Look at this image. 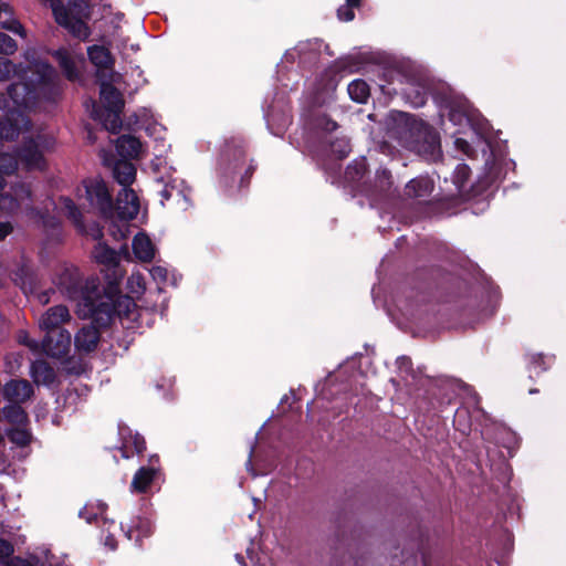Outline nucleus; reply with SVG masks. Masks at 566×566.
I'll return each mask as SVG.
<instances>
[{
  "mask_svg": "<svg viewBox=\"0 0 566 566\" xmlns=\"http://www.w3.org/2000/svg\"><path fill=\"white\" fill-rule=\"evenodd\" d=\"M136 306L133 297L122 294L116 279L103 283L98 276H92L81 287L76 314L80 318L94 319L99 326L108 327L115 317L132 318Z\"/></svg>",
  "mask_w": 566,
  "mask_h": 566,
  "instance_id": "nucleus-1",
  "label": "nucleus"
},
{
  "mask_svg": "<svg viewBox=\"0 0 566 566\" xmlns=\"http://www.w3.org/2000/svg\"><path fill=\"white\" fill-rule=\"evenodd\" d=\"M76 198L84 200L81 205L88 211L97 213L105 220L113 219L115 216L123 221H130L139 212L138 198L134 190L124 189L126 205L122 206V193L118 195L117 202L108 189L106 181L99 177H87L76 187Z\"/></svg>",
  "mask_w": 566,
  "mask_h": 566,
  "instance_id": "nucleus-2",
  "label": "nucleus"
},
{
  "mask_svg": "<svg viewBox=\"0 0 566 566\" xmlns=\"http://www.w3.org/2000/svg\"><path fill=\"white\" fill-rule=\"evenodd\" d=\"M11 74L17 75L22 81L8 87V95L18 106H27L38 87L53 85L56 78L55 70L48 62L34 60L27 67H23L0 57V81H8Z\"/></svg>",
  "mask_w": 566,
  "mask_h": 566,
  "instance_id": "nucleus-3",
  "label": "nucleus"
},
{
  "mask_svg": "<svg viewBox=\"0 0 566 566\" xmlns=\"http://www.w3.org/2000/svg\"><path fill=\"white\" fill-rule=\"evenodd\" d=\"M399 144L428 161L442 156L440 135L434 127L422 119L407 117L392 130Z\"/></svg>",
  "mask_w": 566,
  "mask_h": 566,
  "instance_id": "nucleus-4",
  "label": "nucleus"
},
{
  "mask_svg": "<svg viewBox=\"0 0 566 566\" xmlns=\"http://www.w3.org/2000/svg\"><path fill=\"white\" fill-rule=\"evenodd\" d=\"M247 145L242 138L226 140L220 154V168L224 174H238L245 164Z\"/></svg>",
  "mask_w": 566,
  "mask_h": 566,
  "instance_id": "nucleus-5",
  "label": "nucleus"
},
{
  "mask_svg": "<svg viewBox=\"0 0 566 566\" xmlns=\"http://www.w3.org/2000/svg\"><path fill=\"white\" fill-rule=\"evenodd\" d=\"M70 346L71 336L66 329L48 332L41 345L48 356L65 361H69Z\"/></svg>",
  "mask_w": 566,
  "mask_h": 566,
  "instance_id": "nucleus-6",
  "label": "nucleus"
},
{
  "mask_svg": "<svg viewBox=\"0 0 566 566\" xmlns=\"http://www.w3.org/2000/svg\"><path fill=\"white\" fill-rule=\"evenodd\" d=\"M107 326H99L94 319L83 325L75 334L73 345L80 353H92L97 348L101 339V333Z\"/></svg>",
  "mask_w": 566,
  "mask_h": 566,
  "instance_id": "nucleus-7",
  "label": "nucleus"
},
{
  "mask_svg": "<svg viewBox=\"0 0 566 566\" xmlns=\"http://www.w3.org/2000/svg\"><path fill=\"white\" fill-rule=\"evenodd\" d=\"M103 164L112 168L114 179L127 189L136 178V167L128 159H116L115 156H104Z\"/></svg>",
  "mask_w": 566,
  "mask_h": 566,
  "instance_id": "nucleus-8",
  "label": "nucleus"
},
{
  "mask_svg": "<svg viewBox=\"0 0 566 566\" xmlns=\"http://www.w3.org/2000/svg\"><path fill=\"white\" fill-rule=\"evenodd\" d=\"M119 434L122 438L119 450L124 459H129L133 454L140 455L144 453L146 440L140 433L133 432L127 426H119Z\"/></svg>",
  "mask_w": 566,
  "mask_h": 566,
  "instance_id": "nucleus-9",
  "label": "nucleus"
},
{
  "mask_svg": "<svg viewBox=\"0 0 566 566\" xmlns=\"http://www.w3.org/2000/svg\"><path fill=\"white\" fill-rule=\"evenodd\" d=\"M159 474L160 468L140 467L133 476L130 491L138 494L147 493Z\"/></svg>",
  "mask_w": 566,
  "mask_h": 566,
  "instance_id": "nucleus-10",
  "label": "nucleus"
},
{
  "mask_svg": "<svg viewBox=\"0 0 566 566\" xmlns=\"http://www.w3.org/2000/svg\"><path fill=\"white\" fill-rule=\"evenodd\" d=\"M101 99L103 102V111L123 112L125 101L122 92L112 83L104 82L101 84Z\"/></svg>",
  "mask_w": 566,
  "mask_h": 566,
  "instance_id": "nucleus-11",
  "label": "nucleus"
},
{
  "mask_svg": "<svg viewBox=\"0 0 566 566\" xmlns=\"http://www.w3.org/2000/svg\"><path fill=\"white\" fill-rule=\"evenodd\" d=\"M33 394V388L28 380H10L4 385L3 396L7 400L15 403L28 400Z\"/></svg>",
  "mask_w": 566,
  "mask_h": 566,
  "instance_id": "nucleus-12",
  "label": "nucleus"
},
{
  "mask_svg": "<svg viewBox=\"0 0 566 566\" xmlns=\"http://www.w3.org/2000/svg\"><path fill=\"white\" fill-rule=\"evenodd\" d=\"M347 59L339 57L335 60L322 74L321 85L323 90L334 91L339 82L340 73L349 69Z\"/></svg>",
  "mask_w": 566,
  "mask_h": 566,
  "instance_id": "nucleus-13",
  "label": "nucleus"
},
{
  "mask_svg": "<svg viewBox=\"0 0 566 566\" xmlns=\"http://www.w3.org/2000/svg\"><path fill=\"white\" fill-rule=\"evenodd\" d=\"M69 308L64 305H57L49 308L40 321V326L46 333L53 329L60 331L61 325L69 321Z\"/></svg>",
  "mask_w": 566,
  "mask_h": 566,
  "instance_id": "nucleus-14",
  "label": "nucleus"
},
{
  "mask_svg": "<svg viewBox=\"0 0 566 566\" xmlns=\"http://www.w3.org/2000/svg\"><path fill=\"white\" fill-rule=\"evenodd\" d=\"M73 228L83 235L90 237L93 240L101 241L103 239V228L96 221L86 223L83 220L82 212L73 202Z\"/></svg>",
  "mask_w": 566,
  "mask_h": 566,
  "instance_id": "nucleus-15",
  "label": "nucleus"
},
{
  "mask_svg": "<svg viewBox=\"0 0 566 566\" xmlns=\"http://www.w3.org/2000/svg\"><path fill=\"white\" fill-rule=\"evenodd\" d=\"M142 143L133 135H122L116 140V151L123 159H136L139 157Z\"/></svg>",
  "mask_w": 566,
  "mask_h": 566,
  "instance_id": "nucleus-16",
  "label": "nucleus"
},
{
  "mask_svg": "<svg viewBox=\"0 0 566 566\" xmlns=\"http://www.w3.org/2000/svg\"><path fill=\"white\" fill-rule=\"evenodd\" d=\"M132 248L136 259L142 262H151L155 258V245L144 232H138L134 237Z\"/></svg>",
  "mask_w": 566,
  "mask_h": 566,
  "instance_id": "nucleus-17",
  "label": "nucleus"
},
{
  "mask_svg": "<svg viewBox=\"0 0 566 566\" xmlns=\"http://www.w3.org/2000/svg\"><path fill=\"white\" fill-rule=\"evenodd\" d=\"M336 547L338 551L343 547L349 549L352 547V542L356 539V530H353V521L352 518L344 516L342 520L339 518L336 526Z\"/></svg>",
  "mask_w": 566,
  "mask_h": 566,
  "instance_id": "nucleus-18",
  "label": "nucleus"
},
{
  "mask_svg": "<svg viewBox=\"0 0 566 566\" xmlns=\"http://www.w3.org/2000/svg\"><path fill=\"white\" fill-rule=\"evenodd\" d=\"M392 186V175L387 168H379L376 171L374 184L369 190V196L374 199L386 197Z\"/></svg>",
  "mask_w": 566,
  "mask_h": 566,
  "instance_id": "nucleus-19",
  "label": "nucleus"
},
{
  "mask_svg": "<svg viewBox=\"0 0 566 566\" xmlns=\"http://www.w3.org/2000/svg\"><path fill=\"white\" fill-rule=\"evenodd\" d=\"M107 507V504L103 501L88 502L80 510L78 517L83 518L87 524H98L101 520L106 523L105 513Z\"/></svg>",
  "mask_w": 566,
  "mask_h": 566,
  "instance_id": "nucleus-20",
  "label": "nucleus"
},
{
  "mask_svg": "<svg viewBox=\"0 0 566 566\" xmlns=\"http://www.w3.org/2000/svg\"><path fill=\"white\" fill-rule=\"evenodd\" d=\"M433 190V181L429 177L419 176L411 179L405 187V195L409 198H426Z\"/></svg>",
  "mask_w": 566,
  "mask_h": 566,
  "instance_id": "nucleus-21",
  "label": "nucleus"
},
{
  "mask_svg": "<svg viewBox=\"0 0 566 566\" xmlns=\"http://www.w3.org/2000/svg\"><path fill=\"white\" fill-rule=\"evenodd\" d=\"M87 55L92 64L98 69L108 70L113 69L115 59L111 51L103 45H91L87 48Z\"/></svg>",
  "mask_w": 566,
  "mask_h": 566,
  "instance_id": "nucleus-22",
  "label": "nucleus"
},
{
  "mask_svg": "<svg viewBox=\"0 0 566 566\" xmlns=\"http://www.w3.org/2000/svg\"><path fill=\"white\" fill-rule=\"evenodd\" d=\"M471 169L470 167L464 164L460 163L454 168L451 180L455 188V193L461 197H469L471 189L468 188V182L470 179Z\"/></svg>",
  "mask_w": 566,
  "mask_h": 566,
  "instance_id": "nucleus-23",
  "label": "nucleus"
},
{
  "mask_svg": "<svg viewBox=\"0 0 566 566\" xmlns=\"http://www.w3.org/2000/svg\"><path fill=\"white\" fill-rule=\"evenodd\" d=\"M19 158L29 169L42 168L43 156L33 140H30L22 146L19 153Z\"/></svg>",
  "mask_w": 566,
  "mask_h": 566,
  "instance_id": "nucleus-24",
  "label": "nucleus"
},
{
  "mask_svg": "<svg viewBox=\"0 0 566 566\" xmlns=\"http://www.w3.org/2000/svg\"><path fill=\"white\" fill-rule=\"evenodd\" d=\"M31 377L38 385H51L55 379L54 369L44 360H35L31 364Z\"/></svg>",
  "mask_w": 566,
  "mask_h": 566,
  "instance_id": "nucleus-25",
  "label": "nucleus"
},
{
  "mask_svg": "<svg viewBox=\"0 0 566 566\" xmlns=\"http://www.w3.org/2000/svg\"><path fill=\"white\" fill-rule=\"evenodd\" d=\"M0 24L3 29L11 31L20 36H25V30L23 25L12 17L10 6L0 0Z\"/></svg>",
  "mask_w": 566,
  "mask_h": 566,
  "instance_id": "nucleus-26",
  "label": "nucleus"
},
{
  "mask_svg": "<svg viewBox=\"0 0 566 566\" xmlns=\"http://www.w3.org/2000/svg\"><path fill=\"white\" fill-rule=\"evenodd\" d=\"M94 260L107 266H117L119 258L117 252L105 242H97L92 252Z\"/></svg>",
  "mask_w": 566,
  "mask_h": 566,
  "instance_id": "nucleus-27",
  "label": "nucleus"
},
{
  "mask_svg": "<svg viewBox=\"0 0 566 566\" xmlns=\"http://www.w3.org/2000/svg\"><path fill=\"white\" fill-rule=\"evenodd\" d=\"M123 112H108V111H102L98 114V118L103 125V127L112 133V134H118L122 129V115Z\"/></svg>",
  "mask_w": 566,
  "mask_h": 566,
  "instance_id": "nucleus-28",
  "label": "nucleus"
},
{
  "mask_svg": "<svg viewBox=\"0 0 566 566\" xmlns=\"http://www.w3.org/2000/svg\"><path fill=\"white\" fill-rule=\"evenodd\" d=\"M349 97L357 103H365L369 95V86L364 80H354L347 86Z\"/></svg>",
  "mask_w": 566,
  "mask_h": 566,
  "instance_id": "nucleus-29",
  "label": "nucleus"
},
{
  "mask_svg": "<svg viewBox=\"0 0 566 566\" xmlns=\"http://www.w3.org/2000/svg\"><path fill=\"white\" fill-rule=\"evenodd\" d=\"M366 172V158L361 157L360 159H355L346 167L344 177L348 182H357L363 179Z\"/></svg>",
  "mask_w": 566,
  "mask_h": 566,
  "instance_id": "nucleus-30",
  "label": "nucleus"
},
{
  "mask_svg": "<svg viewBox=\"0 0 566 566\" xmlns=\"http://www.w3.org/2000/svg\"><path fill=\"white\" fill-rule=\"evenodd\" d=\"M151 524L148 520L138 518L137 523L129 526L126 531L128 539H134L136 543L142 541V537H147L151 534Z\"/></svg>",
  "mask_w": 566,
  "mask_h": 566,
  "instance_id": "nucleus-31",
  "label": "nucleus"
},
{
  "mask_svg": "<svg viewBox=\"0 0 566 566\" xmlns=\"http://www.w3.org/2000/svg\"><path fill=\"white\" fill-rule=\"evenodd\" d=\"M329 151L336 160L345 159L352 151L349 140L345 137L335 138L329 142Z\"/></svg>",
  "mask_w": 566,
  "mask_h": 566,
  "instance_id": "nucleus-32",
  "label": "nucleus"
},
{
  "mask_svg": "<svg viewBox=\"0 0 566 566\" xmlns=\"http://www.w3.org/2000/svg\"><path fill=\"white\" fill-rule=\"evenodd\" d=\"M90 20L73 19V39H77L82 42L90 40L92 35V28L88 24Z\"/></svg>",
  "mask_w": 566,
  "mask_h": 566,
  "instance_id": "nucleus-33",
  "label": "nucleus"
},
{
  "mask_svg": "<svg viewBox=\"0 0 566 566\" xmlns=\"http://www.w3.org/2000/svg\"><path fill=\"white\" fill-rule=\"evenodd\" d=\"M3 415H4V418L9 422L15 423V424H22L27 420L25 411L23 410V408L21 406H19L15 402H13V405H9V406L4 407Z\"/></svg>",
  "mask_w": 566,
  "mask_h": 566,
  "instance_id": "nucleus-34",
  "label": "nucleus"
},
{
  "mask_svg": "<svg viewBox=\"0 0 566 566\" xmlns=\"http://www.w3.org/2000/svg\"><path fill=\"white\" fill-rule=\"evenodd\" d=\"M74 9L76 19L92 20L94 3L91 0H73Z\"/></svg>",
  "mask_w": 566,
  "mask_h": 566,
  "instance_id": "nucleus-35",
  "label": "nucleus"
},
{
  "mask_svg": "<svg viewBox=\"0 0 566 566\" xmlns=\"http://www.w3.org/2000/svg\"><path fill=\"white\" fill-rule=\"evenodd\" d=\"M54 60L60 64L65 77L71 81V56L65 48L51 52Z\"/></svg>",
  "mask_w": 566,
  "mask_h": 566,
  "instance_id": "nucleus-36",
  "label": "nucleus"
},
{
  "mask_svg": "<svg viewBox=\"0 0 566 566\" xmlns=\"http://www.w3.org/2000/svg\"><path fill=\"white\" fill-rule=\"evenodd\" d=\"M527 359L531 373L539 375L547 369L546 357L543 354H530Z\"/></svg>",
  "mask_w": 566,
  "mask_h": 566,
  "instance_id": "nucleus-37",
  "label": "nucleus"
},
{
  "mask_svg": "<svg viewBox=\"0 0 566 566\" xmlns=\"http://www.w3.org/2000/svg\"><path fill=\"white\" fill-rule=\"evenodd\" d=\"M8 437L9 439L20 446V447H25L30 443L31 441V436L28 431L25 430H22V429H13V430H10L8 432Z\"/></svg>",
  "mask_w": 566,
  "mask_h": 566,
  "instance_id": "nucleus-38",
  "label": "nucleus"
},
{
  "mask_svg": "<svg viewBox=\"0 0 566 566\" xmlns=\"http://www.w3.org/2000/svg\"><path fill=\"white\" fill-rule=\"evenodd\" d=\"M18 50L17 42L8 34L0 32V53L13 54Z\"/></svg>",
  "mask_w": 566,
  "mask_h": 566,
  "instance_id": "nucleus-39",
  "label": "nucleus"
},
{
  "mask_svg": "<svg viewBox=\"0 0 566 566\" xmlns=\"http://www.w3.org/2000/svg\"><path fill=\"white\" fill-rule=\"evenodd\" d=\"M315 126L326 133H333L338 128V124L327 115L318 116L315 120Z\"/></svg>",
  "mask_w": 566,
  "mask_h": 566,
  "instance_id": "nucleus-40",
  "label": "nucleus"
},
{
  "mask_svg": "<svg viewBox=\"0 0 566 566\" xmlns=\"http://www.w3.org/2000/svg\"><path fill=\"white\" fill-rule=\"evenodd\" d=\"M19 208L18 200L9 193L0 195V209L13 212Z\"/></svg>",
  "mask_w": 566,
  "mask_h": 566,
  "instance_id": "nucleus-41",
  "label": "nucleus"
},
{
  "mask_svg": "<svg viewBox=\"0 0 566 566\" xmlns=\"http://www.w3.org/2000/svg\"><path fill=\"white\" fill-rule=\"evenodd\" d=\"M13 554V546L10 542L0 538V563L7 565Z\"/></svg>",
  "mask_w": 566,
  "mask_h": 566,
  "instance_id": "nucleus-42",
  "label": "nucleus"
},
{
  "mask_svg": "<svg viewBox=\"0 0 566 566\" xmlns=\"http://www.w3.org/2000/svg\"><path fill=\"white\" fill-rule=\"evenodd\" d=\"M337 18L343 22H349L355 19V12L352 8L343 4L337 9Z\"/></svg>",
  "mask_w": 566,
  "mask_h": 566,
  "instance_id": "nucleus-43",
  "label": "nucleus"
},
{
  "mask_svg": "<svg viewBox=\"0 0 566 566\" xmlns=\"http://www.w3.org/2000/svg\"><path fill=\"white\" fill-rule=\"evenodd\" d=\"M254 170H255V166L251 161L250 165L248 166V168L245 169L244 175L241 177L240 187H245L249 185L250 178L252 177Z\"/></svg>",
  "mask_w": 566,
  "mask_h": 566,
  "instance_id": "nucleus-44",
  "label": "nucleus"
},
{
  "mask_svg": "<svg viewBox=\"0 0 566 566\" xmlns=\"http://www.w3.org/2000/svg\"><path fill=\"white\" fill-rule=\"evenodd\" d=\"M13 231V226L11 222H2L0 221V241L4 240L10 233Z\"/></svg>",
  "mask_w": 566,
  "mask_h": 566,
  "instance_id": "nucleus-45",
  "label": "nucleus"
},
{
  "mask_svg": "<svg viewBox=\"0 0 566 566\" xmlns=\"http://www.w3.org/2000/svg\"><path fill=\"white\" fill-rule=\"evenodd\" d=\"M175 186H171L169 184L164 185V188L159 191L163 200H169L174 196Z\"/></svg>",
  "mask_w": 566,
  "mask_h": 566,
  "instance_id": "nucleus-46",
  "label": "nucleus"
},
{
  "mask_svg": "<svg viewBox=\"0 0 566 566\" xmlns=\"http://www.w3.org/2000/svg\"><path fill=\"white\" fill-rule=\"evenodd\" d=\"M20 342L34 352L40 347L36 340L29 338L27 335L20 336Z\"/></svg>",
  "mask_w": 566,
  "mask_h": 566,
  "instance_id": "nucleus-47",
  "label": "nucleus"
},
{
  "mask_svg": "<svg viewBox=\"0 0 566 566\" xmlns=\"http://www.w3.org/2000/svg\"><path fill=\"white\" fill-rule=\"evenodd\" d=\"M20 342L34 352L40 347L36 340L29 338L27 335L20 336Z\"/></svg>",
  "mask_w": 566,
  "mask_h": 566,
  "instance_id": "nucleus-48",
  "label": "nucleus"
},
{
  "mask_svg": "<svg viewBox=\"0 0 566 566\" xmlns=\"http://www.w3.org/2000/svg\"><path fill=\"white\" fill-rule=\"evenodd\" d=\"M151 275L155 279L166 280L167 277V270L163 266H154L151 269Z\"/></svg>",
  "mask_w": 566,
  "mask_h": 566,
  "instance_id": "nucleus-49",
  "label": "nucleus"
},
{
  "mask_svg": "<svg viewBox=\"0 0 566 566\" xmlns=\"http://www.w3.org/2000/svg\"><path fill=\"white\" fill-rule=\"evenodd\" d=\"M6 566H33V565L31 563H29L28 560L22 559L20 557H13L7 562Z\"/></svg>",
  "mask_w": 566,
  "mask_h": 566,
  "instance_id": "nucleus-50",
  "label": "nucleus"
},
{
  "mask_svg": "<svg viewBox=\"0 0 566 566\" xmlns=\"http://www.w3.org/2000/svg\"><path fill=\"white\" fill-rule=\"evenodd\" d=\"M6 159H8V160L10 161V164H9L8 168L6 169V172H7V174H11V172H13V171H14V169H15V166H17V165H15V163L12 160V158H11V157H8V156H6V155H1V156H0V160H6Z\"/></svg>",
  "mask_w": 566,
  "mask_h": 566,
  "instance_id": "nucleus-51",
  "label": "nucleus"
},
{
  "mask_svg": "<svg viewBox=\"0 0 566 566\" xmlns=\"http://www.w3.org/2000/svg\"><path fill=\"white\" fill-rule=\"evenodd\" d=\"M105 545L109 546L111 549H116L117 543L113 535H107L105 538Z\"/></svg>",
  "mask_w": 566,
  "mask_h": 566,
  "instance_id": "nucleus-52",
  "label": "nucleus"
},
{
  "mask_svg": "<svg viewBox=\"0 0 566 566\" xmlns=\"http://www.w3.org/2000/svg\"><path fill=\"white\" fill-rule=\"evenodd\" d=\"M148 461H149V464L147 467L160 468L159 467V455L158 454L150 455Z\"/></svg>",
  "mask_w": 566,
  "mask_h": 566,
  "instance_id": "nucleus-53",
  "label": "nucleus"
},
{
  "mask_svg": "<svg viewBox=\"0 0 566 566\" xmlns=\"http://www.w3.org/2000/svg\"><path fill=\"white\" fill-rule=\"evenodd\" d=\"M361 2L363 0H346L345 4L354 10L355 8H360Z\"/></svg>",
  "mask_w": 566,
  "mask_h": 566,
  "instance_id": "nucleus-54",
  "label": "nucleus"
},
{
  "mask_svg": "<svg viewBox=\"0 0 566 566\" xmlns=\"http://www.w3.org/2000/svg\"><path fill=\"white\" fill-rule=\"evenodd\" d=\"M9 106L8 95L4 93H0V109H4Z\"/></svg>",
  "mask_w": 566,
  "mask_h": 566,
  "instance_id": "nucleus-55",
  "label": "nucleus"
},
{
  "mask_svg": "<svg viewBox=\"0 0 566 566\" xmlns=\"http://www.w3.org/2000/svg\"><path fill=\"white\" fill-rule=\"evenodd\" d=\"M76 271H77V269L73 266V285H72L73 297L75 296V293L77 292V286H76V283H75V272Z\"/></svg>",
  "mask_w": 566,
  "mask_h": 566,
  "instance_id": "nucleus-56",
  "label": "nucleus"
},
{
  "mask_svg": "<svg viewBox=\"0 0 566 566\" xmlns=\"http://www.w3.org/2000/svg\"><path fill=\"white\" fill-rule=\"evenodd\" d=\"M354 565L355 566H365V559L364 558H355Z\"/></svg>",
  "mask_w": 566,
  "mask_h": 566,
  "instance_id": "nucleus-57",
  "label": "nucleus"
},
{
  "mask_svg": "<svg viewBox=\"0 0 566 566\" xmlns=\"http://www.w3.org/2000/svg\"><path fill=\"white\" fill-rule=\"evenodd\" d=\"M72 370H73V375H81V373H82V369L77 368L74 363H73Z\"/></svg>",
  "mask_w": 566,
  "mask_h": 566,
  "instance_id": "nucleus-58",
  "label": "nucleus"
},
{
  "mask_svg": "<svg viewBox=\"0 0 566 566\" xmlns=\"http://www.w3.org/2000/svg\"><path fill=\"white\" fill-rule=\"evenodd\" d=\"M87 139L90 140V143H94L96 138H95V136L93 135L92 132H88Z\"/></svg>",
  "mask_w": 566,
  "mask_h": 566,
  "instance_id": "nucleus-59",
  "label": "nucleus"
},
{
  "mask_svg": "<svg viewBox=\"0 0 566 566\" xmlns=\"http://www.w3.org/2000/svg\"><path fill=\"white\" fill-rule=\"evenodd\" d=\"M462 144L465 145L467 147H469L468 143L464 139L458 138L457 139V145L461 146Z\"/></svg>",
  "mask_w": 566,
  "mask_h": 566,
  "instance_id": "nucleus-60",
  "label": "nucleus"
},
{
  "mask_svg": "<svg viewBox=\"0 0 566 566\" xmlns=\"http://www.w3.org/2000/svg\"><path fill=\"white\" fill-rule=\"evenodd\" d=\"M325 52H326V54H328L329 56H333V55H334V52L329 49V45H326V46H325Z\"/></svg>",
  "mask_w": 566,
  "mask_h": 566,
  "instance_id": "nucleus-61",
  "label": "nucleus"
},
{
  "mask_svg": "<svg viewBox=\"0 0 566 566\" xmlns=\"http://www.w3.org/2000/svg\"><path fill=\"white\" fill-rule=\"evenodd\" d=\"M235 558H237V560H239V563H241L244 566V559L240 554H237Z\"/></svg>",
  "mask_w": 566,
  "mask_h": 566,
  "instance_id": "nucleus-62",
  "label": "nucleus"
},
{
  "mask_svg": "<svg viewBox=\"0 0 566 566\" xmlns=\"http://www.w3.org/2000/svg\"><path fill=\"white\" fill-rule=\"evenodd\" d=\"M72 75H73V82H74L78 77V73H77V71L75 70L74 66H73Z\"/></svg>",
  "mask_w": 566,
  "mask_h": 566,
  "instance_id": "nucleus-63",
  "label": "nucleus"
},
{
  "mask_svg": "<svg viewBox=\"0 0 566 566\" xmlns=\"http://www.w3.org/2000/svg\"><path fill=\"white\" fill-rule=\"evenodd\" d=\"M340 168V165L339 164H335L334 167H333V170L334 171H338Z\"/></svg>",
  "mask_w": 566,
  "mask_h": 566,
  "instance_id": "nucleus-64",
  "label": "nucleus"
}]
</instances>
